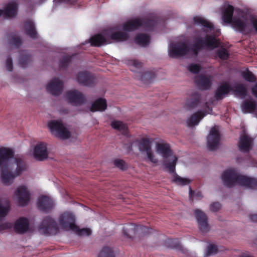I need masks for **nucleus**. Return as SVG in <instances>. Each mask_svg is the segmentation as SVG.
<instances>
[{
  "instance_id": "obj_1",
  "label": "nucleus",
  "mask_w": 257,
  "mask_h": 257,
  "mask_svg": "<svg viewBox=\"0 0 257 257\" xmlns=\"http://www.w3.org/2000/svg\"><path fill=\"white\" fill-rule=\"evenodd\" d=\"M221 179L225 186L231 187L234 184H239L252 189H257V179L239 175L234 168L224 171Z\"/></svg>"
},
{
  "instance_id": "obj_2",
  "label": "nucleus",
  "mask_w": 257,
  "mask_h": 257,
  "mask_svg": "<svg viewBox=\"0 0 257 257\" xmlns=\"http://www.w3.org/2000/svg\"><path fill=\"white\" fill-rule=\"evenodd\" d=\"M0 166H8L14 171L17 176L25 171L28 168L24 160L20 158H14L13 151L6 148H0Z\"/></svg>"
},
{
  "instance_id": "obj_3",
  "label": "nucleus",
  "mask_w": 257,
  "mask_h": 257,
  "mask_svg": "<svg viewBox=\"0 0 257 257\" xmlns=\"http://www.w3.org/2000/svg\"><path fill=\"white\" fill-rule=\"evenodd\" d=\"M156 24L155 17L150 19L136 18L127 21L122 25L124 31L131 32L143 27L146 31H152Z\"/></svg>"
},
{
  "instance_id": "obj_4",
  "label": "nucleus",
  "mask_w": 257,
  "mask_h": 257,
  "mask_svg": "<svg viewBox=\"0 0 257 257\" xmlns=\"http://www.w3.org/2000/svg\"><path fill=\"white\" fill-rule=\"evenodd\" d=\"M219 45V42L213 36H206L204 39L200 38L196 39L194 43L190 46V52L197 56L199 52L205 47L214 49Z\"/></svg>"
},
{
  "instance_id": "obj_5",
  "label": "nucleus",
  "mask_w": 257,
  "mask_h": 257,
  "mask_svg": "<svg viewBox=\"0 0 257 257\" xmlns=\"http://www.w3.org/2000/svg\"><path fill=\"white\" fill-rule=\"evenodd\" d=\"M38 230L41 234L45 235H54L59 232V228L55 219L50 216H47L39 225Z\"/></svg>"
},
{
  "instance_id": "obj_6",
  "label": "nucleus",
  "mask_w": 257,
  "mask_h": 257,
  "mask_svg": "<svg viewBox=\"0 0 257 257\" xmlns=\"http://www.w3.org/2000/svg\"><path fill=\"white\" fill-rule=\"evenodd\" d=\"M51 133L57 138L65 140L70 137V133L63 124L61 120H52L48 123Z\"/></svg>"
},
{
  "instance_id": "obj_7",
  "label": "nucleus",
  "mask_w": 257,
  "mask_h": 257,
  "mask_svg": "<svg viewBox=\"0 0 257 257\" xmlns=\"http://www.w3.org/2000/svg\"><path fill=\"white\" fill-rule=\"evenodd\" d=\"M177 160L178 158L176 156H174L173 157V159L171 162L167 160L165 162V168L168 170L169 173H173L172 181L177 185H180L182 186L190 184L191 182V180L187 178H182L175 172Z\"/></svg>"
},
{
  "instance_id": "obj_8",
  "label": "nucleus",
  "mask_w": 257,
  "mask_h": 257,
  "mask_svg": "<svg viewBox=\"0 0 257 257\" xmlns=\"http://www.w3.org/2000/svg\"><path fill=\"white\" fill-rule=\"evenodd\" d=\"M13 197L20 206H26L28 204L30 200V190L26 186H20L15 191Z\"/></svg>"
},
{
  "instance_id": "obj_9",
  "label": "nucleus",
  "mask_w": 257,
  "mask_h": 257,
  "mask_svg": "<svg viewBox=\"0 0 257 257\" xmlns=\"http://www.w3.org/2000/svg\"><path fill=\"white\" fill-rule=\"evenodd\" d=\"M59 223L62 229L66 230H72L76 229L75 218L72 213L66 212L61 214L59 217Z\"/></svg>"
},
{
  "instance_id": "obj_10",
  "label": "nucleus",
  "mask_w": 257,
  "mask_h": 257,
  "mask_svg": "<svg viewBox=\"0 0 257 257\" xmlns=\"http://www.w3.org/2000/svg\"><path fill=\"white\" fill-rule=\"evenodd\" d=\"M190 52V46L185 43L172 45L169 50V55L172 58L184 56Z\"/></svg>"
},
{
  "instance_id": "obj_11",
  "label": "nucleus",
  "mask_w": 257,
  "mask_h": 257,
  "mask_svg": "<svg viewBox=\"0 0 257 257\" xmlns=\"http://www.w3.org/2000/svg\"><path fill=\"white\" fill-rule=\"evenodd\" d=\"M37 204L38 209L45 213L51 212L55 206L54 200L46 195L40 196L38 198Z\"/></svg>"
},
{
  "instance_id": "obj_12",
  "label": "nucleus",
  "mask_w": 257,
  "mask_h": 257,
  "mask_svg": "<svg viewBox=\"0 0 257 257\" xmlns=\"http://www.w3.org/2000/svg\"><path fill=\"white\" fill-rule=\"evenodd\" d=\"M220 140L219 131L215 126L211 128L207 138V144L210 151H214L218 147Z\"/></svg>"
},
{
  "instance_id": "obj_13",
  "label": "nucleus",
  "mask_w": 257,
  "mask_h": 257,
  "mask_svg": "<svg viewBox=\"0 0 257 257\" xmlns=\"http://www.w3.org/2000/svg\"><path fill=\"white\" fill-rule=\"evenodd\" d=\"M142 230L143 232L147 233H151V228H148L146 226L136 225L134 223H131L124 227L122 230V233L124 235L128 238H133L135 235L139 230Z\"/></svg>"
},
{
  "instance_id": "obj_14",
  "label": "nucleus",
  "mask_w": 257,
  "mask_h": 257,
  "mask_svg": "<svg viewBox=\"0 0 257 257\" xmlns=\"http://www.w3.org/2000/svg\"><path fill=\"white\" fill-rule=\"evenodd\" d=\"M76 80L79 84L85 86L93 87L95 84V77L87 71L79 72L76 76Z\"/></svg>"
},
{
  "instance_id": "obj_15",
  "label": "nucleus",
  "mask_w": 257,
  "mask_h": 257,
  "mask_svg": "<svg viewBox=\"0 0 257 257\" xmlns=\"http://www.w3.org/2000/svg\"><path fill=\"white\" fill-rule=\"evenodd\" d=\"M65 97L70 103L76 106L84 103L86 100L84 95L77 90L67 91Z\"/></svg>"
},
{
  "instance_id": "obj_16",
  "label": "nucleus",
  "mask_w": 257,
  "mask_h": 257,
  "mask_svg": "<svg viewBox=\"0 0 257 257\" xmlns=\"http://www.w3.org/2000/svg\"><path fill=\"white\" fill-rule=\"evenodd\" d=\"M3 168L1 175V181L5 185L9 186L12 184L15 178L18 176L14 171L11 169L8 166H0Z\"/></svg>"
},
{
  "instance_id": "obj_17",
  "label": "nucleus",
  "mask_w": 257,
  "mask_h": 257,
  "mask_svg": "<svg viewBox=\"0 0 257 257\" xmlns=\"http://www.w3.org/2000/svg\"><path fill=\"white\" fill-rule=\"evenodd\" d=\"M233 28L236 31L245 34L251 33L252 29L246 20H242L240 18H234L230 23Z\"/></svg>"
},
{
  "instance_id": "obj_18",
  "label": "nucleus",
  "mask_w": 257,
  "mask_h": 257,
  "mask_svg": "<svg viewBox=\"0 0 257 257\" xmlns=\"http://www.w3.org/2000/svg\"><path fill=\"white\" fill-rule=\"evenodd\" d=\"M212 78L211 76H206L200 74L195 79V82L197 86L201 90H209L212 85Z\"/></svg>"
},
{
  "instance_id": "obj_19",
  "label": "nucleus",
  "mask_w": 257,
  "mask_h": 257,
  "mask_svg": "<svg viewBox=\"0 0 257 257\" xmlns=\"http://www.w3.org/2000/svg\"><path fill=\"white\" fill-rule=\"evenodd\" d=\"M30 220L25 217H21L16 220L14 228L16 232L23 234L28 231L30 228Z\"/></svg>"
},
{
  "instance_id": "obj_20",
  "label": "nucleus",
  "mask_w": 257,
  "mask_h": 257,
  "mask_svg": "<svg viewBox=\"0 0 257 257\" xmlns=\"http://www.w3.org/2000/svg\"><path fill=\"white\" fill-rule=\"evenodd\" d=\"M18 4L13 0L7 4L4 10H0V16H3L5 18H10L17 15Z\"/></svg>"
},
{
  "instance_id": "obj_21",
  "label": "nucleus",
  "mask_w": 257,
  "mask_h": 257,
  "mask_svg": "<svg viewBox=\"0 0 257 257\" xmlns=\"http://www.w3.org/2000/svg\"><path fill=\"white\" fill-rule=\"evenodd\" d=\"M47 144L43 142L38 143L33 149V158L39 161H43L48 158Z\"/></svg>"
},
{
  "instance_id": "obj_22",
  "label": "nucleus",
  "mask_w": 257,
  "mask_h": 257,
  "mask_svg": "<svg viewBox=\"0 0 257 257\" xmlns=\"http://www.w3.org/2000/svg\"><path fill=\"white\" fill-rule=\"evenodd\" d=\"M156 149L158 153L161 154L162 157L166 160L164 161V165H165V162L168 161L171 162L173 159L172 156V151L170 149V145L167 143H157L156 145Z\"/></svg>"
},
{
  "instance_id": "obj_23",
  "label": "nucleus",
  "mask_w": 257,
  "mask_h": 257,
  "mask_svg": "<svg viewBox=\"0 0 257 257\" xmlns=\"http://www.w3.org/2000/svg\"><path fill=\"white\" fill-rule=\"evenodd\" d=\"M63 88V83L58 78H53L46 87L47 91L55 96H58L61 93Z\"/></svg>"
},
{
  "instance_id": "obj_24",
  "label": "nucleus",
  "mask_w": 257,
  "mask_h": 257,
  "mask_svg": "<svg viewBox=\"0 0 257 257\" xmlns=\"http://www.w3.org/2000/svg\"><path fill=\"white\" fill-rule=\"evenodd\" d=\"M195 216L200 231L203 233L207 232L209 230V226L206 215L201 210L196 209L195 211Z\"/></svg>"
},
{
  "instance_id": "obj_25",
  "label": "nucleus",
  "mask_w": 257,
  "mask_h": 257,
  "mask_svg": "<svg viewBox=\"0 0 257 257\" xmlns=\"http://www.w3.org/2000/svg\"><path fill=\"white\" fill-rule=\"evenodd\" d=\"M231 92V85L228 82H222L214 92V98L219 101L223 99Z\"/></svg>"
},
{
  "instance_id": "obj_26",
  "label": "nucleus",
  "mask_w": 257,
  "mask_h": 257,
  "mask_svg": "<svg viewBox=\"0 0 257 257\" xmlns=\"http://www.w3.org/2000/svg\"><path fill=\"white\" fill-rule=\"evenodd\" d=\"M106 37L108 39V44L114 42H122L127 40L129 36L128 34L122 32H113L111 30H106Z\"/></svg>"
},
{
  "instance_id": "obj_27",
  "label": "nucleus",
  "mask_w": 257,
  "mask_h": 257,
  "mask_svg": "<svg viewBox=\"0 0 257 257\" xmlns=\"http://www.w3.org/2000/svg\"><path fill=\"white\" fill-rule=\"evenodd\" d=\"M252 140L246 135L240 137L238 142V149L240 151L247 153L251 148Z\"/></svg>"
},
{
  "instance_id": "obj_28",
  "label": "nucleus",
  "mask_w": 257,
  "mask_h": 257,
  "mask_svg": "<svg viewBox=\"0 0 257 257\" xmlns=\"http://www.w3.org/2000/svg\"><path fill=\"white\" fill-rule=\"evenodd\" d=\"M90 43L91 46L95 47H99L102 45L108 44L106 31L103 32V34H98L92 36L90 39Z\"/></svg>"
},
{
  "instance_id": "obj_29",
  "label": "nucleus",
  "mask_w": 257,
  "mask_h": 257,
  "mask_svg": "<svg viewBox=\"0 0 257 257\" xmlns=\"http://www.w3.org/2000/svg\"><path fill=\"white\" fill-rule=\"evenodd\" d=\"M201 96L198 92H194L186 101L185 105L188 109L195 108L200 102Z\"/></svg>"
},
{
  "instance_id": "obj_30",
  "label": "nucleus",
  "mask_w": 257,
  "mask_h": 257,
  "mask_svg": "<svg viewBox=\"0 0 257 257\" xmlns=\"http://www.w3.org/2000/svg\"><path fill=\"white\" fill-rule=\"evenodd\" d=\"M134 143L137 144L139 150L141 152H147L151 150L152 141L150 139L146 138L138 139L134 141Z\"/></svg>"
},
{
  "instance_id": "obj_31",
  "label": "nucleus",
  "mask_w": 257,
  "mask_h": 257,
  "mask_svg": "<svg viewBox=\"0 0 257 257\" xmlns=\"http://www.w3.org/2000/svg\"><path fill=\"white\" fill-rule=\"evenodd\" d=\"M206 114V112L202 111H199L193 114L190 117L188 118L187 121L188 126L192 127L198 124L200 120L203 118Z\"/></svg>"
},
{
  "instance_id": "obj_32",
  "label": "nucleus",
  "mask_w": 257,
  "mask_h": 257,
  "mask_svg": "<svg viewBox=\"0 0 257 257\" xmlns=\"http://www.w3.org/2000/svg\"><path fill=\"white\" fill-rule=\"evenodd\" d=\"M193 21L195 24L199 25L205 28L206 32H211L214 29V26L212 23L201 17L196 16L193 18Z\"/></svg>"
},
{
  "instance_id": "obj_33",
  "label": "nucleus",
  "mask_w": 257,
  "mask_h": 257,
  "mask_svg": "<svg viewBox=\"0 0 257 257\" xmlns=\"http://www.w3.org/2000/svg\"><path fill=\"white\" fill-rule=\"evenodd\" d=\"M234 7L231 5H228L225 8L222 12V20L224 23L227 24H230L234 18H233V15L234 13Z\"/></svg>"
},
{
  "instance_id": "obj_34",
  "label": "nucleus",
  "mask_w": 257,
  "mask_h": 257,
  "mask_svg": "<svg viewBox=\"0 0 257 257\" xmlns=\"http://www.w3.org/2000/svg\"><path fill=\"white\" fill-rule=\"evenodd\" d=\"M256 103L252 99L245 100L241 105L242 111L245 113L253 112L256 109Z\"/></svg>"
},
{
  "instance_id": "obj_35",
  "label": "nucleus",
  "mask_w": 257,
  "mask_h": 257,
  "mask_svg": "<svg viewBox=\"0 0 257 257\" xmlns=\"http://www.w3.org/2000/svg\"><path fill=\"white\" fill-rule=\"evenodd\" d=\"M107 107L106 101L105 99L99 98L92 104L90 110L91 111H104Z\"/></svg>"
},
{
  "instance_id": "obj_36",
  "label": "nucleus",
  "mask_w": 257,
  "mask_h": 257,
  "mask_svg": "<svg viewBox=\"0 0 257 257\" xmlns=\"http://www.w3.org/2000/svg\"><path fill=\"white\" fill-rule=\"evenodd\" d=\"M231 91L236 95L242 98H244L247 95V89L242 84H236L233 87L231 86Z\"/></svg>"
},
{
  "instance_id": "obj_37",
  "label": "nucleus",
  "mask_w": 257,
  "mask_h": 257,
  "mask_svg": "<svg viewBox=\"0 0 257 257\" xmlns=\"http://www.w3.org/2000/svg\"><path fill=\"white\" fill-rule=\"evenodd\" d=\"M9 201L5 198L0 199V217L6 216L10 210Z\"/></svg>"
},
{
  "instance_id": "obj_38",
  "label": "nucleus",
  "mask_w": 257,
  "mask_h": 257,
  "mask_svg": "<svg viewBox=\"0 0 257 257\" xmlns=\"http://www.w3.org/2000/svg\"><path fill=\"white\" fill-rule=\"evenodd\" d=\"M111 125L114 129L121 132L124 135H126L128 130L126 124L119 120H114L112 121Z\"/></svg>"
},
{
  "instance_id": "obj_39",
  "label": "nucleus",
  "mask_w": 257,
  "mask_h": 257,
  "mask_svg": "<svg viewBox=\"0 0 257 257\" xmlns=\"http://www.w3.org/2000/svg\"><path fill=\"white\" fill-rule=\"evenodd\" d=\"M150 38L146 34L140 33L138 34L135 38V42L141 46H146L150 43Z\"/></svg>"
},
{
  "instance_id": "obj_40",
  "label": "nucleus",
  "mask_w": 257,
  "mask_h": 257,
  "mask_svg": "<svg viewBox=\"0 0 257 257\" xmlns=\"http://www.w3.org/2000/svg\"><path fill=\"white\" fill-rule=\"evenodd\" d=\"M139 79L144 83L149 82L151 81L155 77L156 75L153 71H147L145 73H140L139 76Z\"/></svg>"
},
{
  "instance_id": "obj_41",
  "label": "nucleus",
  "mask_w": 257,
  "mask_h": 257,
  "mask_svg": "<svg viewBox=\"0 0 257 257\" xmlns=\"http://www.w3.org/2000/svg\"><path fill=\"white\" fill-rule=\"evenodd\" d=\"M72 57L68 55L62 57L59 62V69L60 70H66L72 60Z\"/></svg>"
},
{
  "instance_id": "obj_42",
  "label": "nucleus",
  "mask_w": 257,
  "mask_h": 257,
  "mask_svg": "<svg viewBox=\"0 0 257 257\" xmlns=\"http://www.w3.org/2000/svg\"><path fill=\"white\" fill-rule=\"evenodd\" d=\"M98 257H115V255L111 248L105 246L103 247Z\"/></svg>"
},
{
  "instance_id": "obj_43",
  "label": "nucleus",
  "mask_w": 257,
  "mask_h": 257,
  "mask_svg": "<svg viewBox=\"0 0 257 257\" xmlns=\"http://www.w3.org/2000/svg\"><path fill=\"white\" fill-rule=\"evenodd\" d=\"M242 76L244 80L248 82H254L256 81L255 76L248 69L242 72Z\"/></svg>"
},
{
  "instance_id": "obj_44",
  "label": "nucleus",
  "mask_w": 257,
  "mask_h": 257,
  "mask_svg": "<svg viewBox=\"0 0 257 257\" xmlns=\"http://www.w3.org/2000/svg\"><path fill=\"white\" fill-rule=\"evenodd\" d=\"M218 57L222 60H227L229 57V53L227 49L224 48H221L216 52Z\"/></svg>"
},
{
  "instance_id": "obj_45",
  "label": "nucleus",
  "mask_w": 257,
  "mask_h": 257,
  "mask_svg": "<svg viewBox=\"0 0 257 257\" xmlns=\"http://www.w3.org/2000/svg\"><path fill=\"white\" fill-rule=\"evenodd\" d=\"M166 245L172 248H178L180 244L176 239L169 238L166 240Z\"/></svg>"
},
{
  "instance_id": "obj_46",
  "label": "nucleus",
  "mask_w": 257,
  "mask_h": 257,
  "mask_svg": "<svg viewBox=\"0 0 257 257\" xmlns=\"http://www.w3.org/2000/svg\"><path fill=\"white\" fill-rule=\"evenodd\" d=\"M113 164L115 167L123 171L126 170L127 169V165L124 160L121 159L114 160Z\"/></svg>"
},
{
  "instance_id": "obj_47",
  "label": "nucleus",
  "mask_w": 257,
  "mask_h": 257,
  "mask_svg": "<svg viewBox=\"0 0 257 257\" xmlns=\"http://www.w3.org/2000/svg\"><path fill=\"white\" fill-rule=\"evenodd\" d=\"M73 231L76 232L78 235H89L91 233V230L88 228L80 229L76 225V229H73Z\"/></svg>"
},
{
  "instance_id": "obj_48",
  "label": "nucleus",
  "mask_w": 257,
  "mask_h": 257,
  "mask_svg": "<svg viewBox=\"0 0 257 257\" xmlns=\"http://www.w3.org/2000/svg\"><path fill=\"white\" fill-rule=\"evenodd\" d=\"M201 69L200 65L197 64L192 63L188 66V70L193 74H198Z\"/></svg>"
},
{
  "instance_id": "obj_49",
  "label": "nucleus",
  "mask_w": 257,
  "mask_h": 257,
  "mask_svg": "<svg viewBox=\"0 0 257 257\" xmlns=\"http://www.w3.org/2000/svg\"><path fill=\"white\" fill-rule=\"evenodd\" d=\"M24 29L25 32L30 37L32 36V23L31 21H28L25 23Z\"/></svg>"
},
{
  "instance_id": "obj_50",
  "label": "nucleus",
  "mask_w": 257,
  "mask_h": 257,
  "mask_svg": "<svg viewBox=\"0 0 257 257\" xmlns=\"http://www.w3.org/2000/svg\"><path fill=\"white\" fill-rule=\"evenodd\" d=\"M130 64L133 67L130 68L131 70L134 72L136 71L135 69H139L143 66V64L142 62L136 60H131L130 62Z\"/></svg>"
},
{
  "instance_id": "obj_51",
  "label": "nucleus",
  "mask_w": 257,
  "mask_h": 257,
  "mask_svg": "<svg viewBox=\"0 0 257 257\" xmlns=\"http://www.w3.org/2000/svg\"><path fill=\"white\" fill-rule=\"evenodd\" d=\"M218 251L217 246L214 244H210L208 246L206 254L207 255H210L213 254H215Z\"/></svg>"
},
{
  "instance_id": "obj_52",
  "label": "nucleus",
  "mask_w": 257,
  "mask_h": 257,
  "mask_svg": "<svg viewBox=\"0 0 257 257\" xmlns=\"http://www.w3.org/2000/svg\"><path fill=\"white\" fill-rule=\"evenodd\" d=\"M147 155L149 160L153 163H158V160L155 157L153 153L152 152V150H150L149 151L147 152Z\"/></svg>"
},
{
  "instance_id": "obj_53",
  "label": "nucleus",
  "mask_w": 257,
  "mask_h": 257,
  "mask_svg": "<svg viewBox=\"0 0 257 257\" xmlns=\"http://www.w3.org/2000/svg\"><path fill=\"white\" fill-rule=\"evenodd\" d=\"M221 208V204L219 202H214L210 205V209L213 212L218 211Z\"/></svg>"
},
{
  "instance_id": "obj_54",
  "label": "nucleus",
  "mask_w": 257,
  "mask_h": 257,
  "mask_svg": "<svg viewBox=\"0 0 257 257\" xmlns=\"http://www.w3.org/2000/svg\"><path fill=\"white\" fill-rule=\"evenodd\" d=\"M6 67L7 70L9 71H12L13 70L12 60L11 58H8L6 62Z\"/></svg>"
},
{
  "instance_id": "obj_55",
  "label": "nucleus",
  "mask_w": 257,
  "mask_h": 257,
  "mask_svg": "<svg viewBox=\"0 0 257 257\" xmlns=\"http://www.w3.org/2000/svg\"><path fill=\"white\" fill-rule=\"evenodd\" d=\"M29 60L30 59L28 57H22L20 60V62L22 67H26Z\"/></svg>"
},
{
  "instance_id": "obj_56",
  "label": "nucleus",
  "mask_w": 257,
  "mask_h": 257,
  "mask_svg": "<svg viewBox=\"0 0 257 257\" xmlns=\"http://www.w3.org/2000/svg\"><path fill=\"white\" fill-rule=\"evenodd\" d=\"M251 23L252 25V27L254 30V31L257 33V18H252L250 19Z\"/></svg>"
},
{
  "instance_id": "obj_57",
  "label": "nucleus",
  "mask_w": 257,
  "mask_h": 257,
  "mask_svg": "<svg viewBox=\"0 0 257 257\" xmlns=\"http://www.w3.org/2000/svg\"><path fill=\"white\" fill-rule=\"evenodd\" d=\"M39 37V35L37 32L36 28L33 24V40L35 39H37Z\"/></svg>"
},
{
  "instance_id": "obj_58",
  "label": "nucleus",
  "mask_w": 257,
  "mask_h": 257,
  "mask_svg": "<svg viewBox=\"0 0 257 257\" xmlns=\"http://www.w3.org/2000/svg\"><path fill=\"white\" fill-rule=\"evenodd\" d=\"M252 93L253 95L257 97V83L255 84V85L252 88Z\"/></svg>"
},
{
  "instance_id": "obj_59",
  "label": "nucleus",
  "mask_w": 257,
  "mask_h": 257,
  "mask_svg": "<svg viewBox=\"0 0 257 257\" xmlns=\"http://www.w3.org/2000/svg\"><path fill=\"white\" fill-rule=\"evenodd\" d=\"M250 219L252 222H257V214L250 215Z\"/></svg>"
},
{
  "instance_id": "obj_60",
  "label": "nucleus",
  "mask_w": 257,
  "mask_h": 257,
  "mask_svg": "<svg viewBox=\"0 0 257 257\" xmlns=\"http://www.w3.org/2000/svg\"><path fill=\"white\" fill-rule=\"evenodd\" d=\"M20 43V40L19 38H15L14 39V41L13 42L14 45H15L16 46H18Z\"/></svg>"
},
{
  "instance_id": "obj_61",
  "label": "nucleus",
  "mask_w": 257,
  "mask_h": 257,
  "mask_svg": "<svg viewBox=\"0 0 257 257\" xmlns=\"http://www.w3.org/2000/svg\"><path fill=\"white\" fill-rule=\"evenodd\" d=\"M3 228L6 229V228H9L10 227V224H9V223H5L3 225Z\"/></svg>"
},
{
  "instance_id": "obj_62",
  "label": "nucleus",
  "mask_w": 257,
  "mask_h": 257,
  "mask_svg": "<svg viewBox=\"0 0 257 257\" xmlns=\"http://www.w3.org/2000/svg\"><path fill=\"white\" fill-rule=\"evenodd\" d=\"M194 194V191L192 190L191 188L189 187V196L192 197Z\"/></svg>"
},
{
  "instance_id": "obj_63",
  "label": "nucleus",
  "mask_w": 257,
  "mask_h": 257,
  "mask_svg": "<svg viewBox=\"0 0 257 257\" xmlns=\"http://www.w3.org/2000/svg\"><path fill=\"white\" fill-rule=\"evenodd\" d=\"M205 104H206V106L207 107H208V102H206Z\"/></svg>"
}]
</instances>
